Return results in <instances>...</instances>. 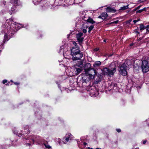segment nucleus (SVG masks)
I'll use <instances>...</instances> for the list:
<instances>
[{
	"mask_svg": "<svg viewBox=\"0 0 149 149\" xmlns=\"http://www.w3.org/2000/svg\"><path fill=\"white\" fill-rule=\"evenodd\" d=\"M73 44L75 46V47H76V45H77V43L76 42H75L74 41L73 42Z\"/></svg>",
	"mask_w": 149,
	"mask_h": 149,
	"instance_id": "31",
	"label": "nucleus"
},
{
	"mask_svg": "<svg viewBox=\"0 0 149 149\" xmlns=\"http://www.w3.org/2000/svg\"><path fill=\"white\" fill-rule=\"evenodd\" d=\"M112 55V54H111V55H109V56H111Z\"/></svg>",
	"mask_w": 149,
	"mask_h": 149,
	"instance_id": "44",
	"label": "nucleus"
},
{
	"mask_svg": "<svg viewBox=\"0 0 149 149\" xmlns=\"http://www.w3.org/2000/svg\"><path fill=\"white\" fill-rule=\"evenodd\" d=\"M128 6L129 5L127 4L126 6H123L122 7H121L119 9V11H123L127 9L128 8Z\"/></svg>",
	"mask_w": 149,
	"mask_h": 149,
	"instance_id": "17",
	"label": "nucleus"
},
{
	"mask_svg": "<svg viewBox=\"0 0 149 149\" xmlns=\"http://www.w3.org/2000/svg\"><path fill=\"white\" fill-rule=\"evenodd\" d=\"M7 84H8H8H6V85H7Z\"/></svg>",
	"mask_w": 149,
	"mask_h": 149,
	"instance_id": "49",
	"label": "nucleus"
},
{
	"mask_svg": "<svg viewBox=\"0 0 149 149\" xmlns=\"http://www.w3.org/2000/svg\"><path fill=\"white\" fill-rule=\"evenodd\" d=\"M96 149H101V148H97Z\"/></svg>",
	"mask_w": 149,
	"mask_h": 149,
	"instance_id": "45",
	"label": "nucleus"
},
{
	"mask_svg": "<svg viewBox=\"0 0 149 149\" xmlns=\"http://www.w3.org/2000/svg\"><path fill=\"white\" fill-rule=\"evenodd\" d=\"M87 64L88 65H89L90 64L89 63H88V64Z\"/></svg>",
	"mask_w": 149,
	"mask_h": 149,
	"instance_id": "50",
	"label": "nucleus"
},
{
	"mask_svg": "<svg viewBox=\"0 0 149 149\" xmlns=\"http://www.w3.org/2000/svg\"><path fill=\"white\" fill-rule=\"evenodd\" d=\"M135 32L136 33H138V34H139V33L138 31H136Z\"/></svg>",
	"mask_w": 149,
	"mask_h": 149,
	"instance_id": "39",
	"label": "nucleus"
},
{
	"mask_svg": "<svg viewBox=\"0 0 149 149\" xmlns=\"http://www.w3.org/2000/svg\"><path fill=\"white\" fill-rule=\"evenodd\" d=\"M113 64H114V63H112L111 64V65H113Z\"/></svg>",
	"mask_w": 149,
	"mask_h": 149,
	"instance_id": "47",
	"label": "nucleus"
},
{
	"mask_svg": "<svg viewBox=\"0 0 149 149\" xmlns=\"http://www.w3.org/2000/svg\"><path fill=\"white\" fill-rule=\"evenodd\" d=\"M86 14L88 13L85 11H84L81 13V18L84 21H85V19H87L88 17Z\"/></svg>",
	"mask_w": 149,
	"mask_h": 149,
	"instance_id": "12",
	"label": "nucleus"
},
{
	"mask_svg": "<svg viewBox=\"0 0 149 149\" xmlns=\"http://www.w3.org/2000/svg\"><path fill=\"white\" fill-rule=\"evenodd\" d=\"M106 10L107 12H115L116 11V10L109 7H107V8L106 9Z\"/></svg>",
	"mask_w": 149,
	"mask_h": 149,
	"instance_id": "19",
	"label": "nucleus"
},
{
	"mask_svg": "<svg viewBox=\"0 0 149 149\" xmlns=\"http://www.w3.org/2000/svg\"><path fill=\"white\" fill-rule=\"evenodd\" d=\"M116 130L118 132H120L121 131L120 129H116Z\"/></svg>",
	"mask_w": 149,
	"mask_h": 149,
	"instance_id": "30",
	"label": "nucleus"
},
{
	"mask_svg": "<svg viewBox=\"0 0 149 149\" xmlns=\"http://www.w3.org/2000/svg\"><path fill=\"white\" fill-rule=\"evenodd\" d=\"M142 70L143 73H146L149 70V63L146 60L142 61L141 65Z\"/></svg>",
	"mask_w": 149,
	"mask_h": 149,
	"instance_id": "4",
	"label": "nucleus"
},
{
	"mask_svg": "<svg viewBox=\"0 0 149 149\" xmlns=\"http://www.w3.org/2000/svg\"><path fill=\"white\" fill-rule=\"evenodd\" d=\"M10 2L13 5L11 9L12 12L11 11L9 12L10 14L11 15L13 13H14L16 6L19 5V4L20 1L19 0H11Z\"/></svg>",
	"mask_w": 149,
	"mask_h": 149,
	"instance_id": "5",
	"label": "nucleus"
},
{
	"mask_svg": "<svg viewBox=\"0 0 149 149\" xmlns=\"http://www.w3.org/2000/svg\"><path fill=\"white\" fill-rule=\"evenodd\" d=\"M146 141H144L143 142V144H145V143H146Z\"/></svg>",
	"mask_w": 149,
	"mask_h": 149,
	"instance_id": "36",
	"label": "nucleus"
},
{
	"mask_svg": "<svg viewBox=\"0 0 149 149\" xmlns=\"http://www.w3.org/2000/svg\"><path fill=\"white\" fill-rule=\"evenodd\" d=\"M21 27L20 25L14 22L12 18L6 20L1 27V33L4 34L3 42H5L9 39L10 33L13 34Z\"/></svg>",
	"mask_w": 149,
	"mask_h": 149,
	"instance_id": "1",
	"label": "nucleus"
},
{
	"mask_svg": "<svg viewBox=\"0 0 149 149\" xmlns=\"http://www.w3.org/2000/svg\"><path fill=\"white\" fill-rule=\"evenodd\" d=\"M89 71L87 72L88 78L90 79H94L95 75L97 74L95 70L93 68L89 70Z\"/></svg>",
	"mask_w": 149,
	"mask_h": 149,
	"instance_id": "6",
	"label": "nucleus"
},
{
	"mask_svg": "<svg viewBox=\"0 0 149 149\" xmlns=\"http://www.w3.org/2000/svg\"><path fill=\"white\" fill-rule=\"evenodd\" d=\"M25 139L27 140H29V143H27L26 144V146H30L33 144L34 143V140L32 139V137L30 138L27 137H25Z\"/></svg>",
	"mask_w": 149,
	"mask_h": 149,
	"instance_id": "13",
	"label": "nucleus"
},
{
	"mask_svg": "<svg viewBox=\"0 0 149 149\" xmlns=\"http://www.w3.org/2000/svg\"><path fill=\"white\" fill-rule=\"evenodd\" d=\"M57 141L60 144L61 142V139L59 138L58 139Z\"/></svg>",
	"mask_w": 149,
	"mask_h": 149,
	"instance_id": "32",
	"label": "nucleus"
},
{
	"mask_svg": "<svg viewBox=\"0 0 149 149\" xmlns=\"http://www.w3.org/2000/svg\"><path fill=\"white\" fill-rule=\"evenodd\" d=\"M33 2L35 5H37V0H33Z\"/></svg>",
	"mask_w": 149,
	"mask_h": 149,
	"instance_id": "25",
	"label": "nucleus"
},
{
	"mask_svg": "<svg viewBox=\"0 0 149 149\" xmlns=\"http://www.w3.org/2000/svg\"><path fill=\"white\" fill-rule=\"evenodd\" d=\"M99 49L98 48H96L94 49V51H97L99 50Z\"/></svg>",
	"mask_w": 149,
	"mask_h": 149,
	"instance_id": "35",
	"label": "nucleus"
},
{
	"mask_svg": "<svg viewBox=\"0 0 149 149\" xmlns=\"http://www.w3.org/2000/svg\"><path fill=\"white\" fill-rule=\"evenodd\" d=\"M24 132L25 133H23V134H18V133H15V132H14V133L15 134H16V135H17L19 136H22V135H24V134H29L30 132V130H29V126L26 125L24 127Z\"/></svg>",
	"mask_w": 149,
	"mask_h": 149,
	"instance_id": "8",
	"label": "nucleus"
},
{
	"mask_svg": "<svg viewBox=\"0 0 149 149\" xmlns=\"http://www.w3.org/2000/svg\"><path fill=\"white\" fill-rule=\"evenodd\" d=\"M83 33L80 32L76 35V37L79 42H82L83 41L84 38L82 37Z\"/></svg>",
	"mask_w": 149,
	"mask_h": 149,
	"instance_id": "10",
	"label": "nucleus"
},
{
	"mask_svg": "<svg viewBox=\"0 0 149 149\" xmlns=\"http://www.w3.org/2000/svg\"><path fill=\"white\" fill-rule=\"evenodd\" d=\"M7 82V80H3V83L4 84Z\"/></svg>",
	"mask_w": 149,
	"mask_h": 149,
	"instance_id": "33",
	"label": "nucleus"
},
{
	"mask_svg": "<svg viewBox=\"0 0 149 149\" xmlns=\"http://www.w3.org/2000/svg\"><path fill=\"white\" fill-rule=\"evenodd\" d=\"M104 42H106V40H104Z\"/></svg>",
	"mask_w": 149,
	"mask_h": 149,
	"instance_id": "43",
	"label": "nucleus"
},
{
	"mask_svg": "<svg viewBox=\"0 0 149 149\" xmlns=\"http://www.w3.org/2000/svg\"><path fill=\"white\" fill-rule=\"evenodd\" d=\"M142 10H143V11H145L146 10V8H143L142 9Z\"/></svg>",
	"mask_w": 149,
	"mask_h": 149,
	"instance_id": "37",
	"label": "nucleus"
},
{
	"mask_svg": "<svg viewBox=\"0 0 149 149\" xmlns=\"http://www.w3.org/2000/svg\"><path fill=\"white\" fill-rule=\"evenodd\" d=\"M86 144H87V143H84V145H86Z\"/></svg>",
	"mask_w": 149,
	"mask_h": 149,
	"instance_id": "41",
	"label": "nucleus"
},
{
	"mask_svg": "<svg viewBox=\"0 0 149 149\" xmlns=\"http://www.w3.org/2000/svg\"><path fill=\"white\" fill-rule=\"evenodd\" d=\"M75 70V74H79L82 71V69L79 68H76Z\"/></svg>",
	"mask_w": 149,
	"mask_h": 149,
	"instance_id": "20",
	"label": "nucleus"
},
{
	"mask_svg": "<svg viewBox=\"0 0 149 149\" xmlns=\"http://www.w3.org/2000/svg\"><path fill=\"white\" fill-rule=\"evenodd\" d=\"M14 83L15 85H18L19 84V83H18L17 82H14Z\"/></svg>",
	"mask_w": 149,
	"mask_h": 149,
	"instance_id": "38",
	"label": "nucleus"
},
{
	"mask_svg": "<svg viewBox=\"0 0 149 149\" xmlns=\"http://www.w3.org/2000/svg\"><path fill=\"white\" fill-rule=\"evenodd\" d=\"M101 64V62L99 61H96L93 64V66L94 67L96 68L98 67Z\"/></svg>",
	"mask_w": 149,
	"mask_h": 149,
	"instance_id": "16",
	"label": "nucleus"
},
{
	"mask_svg": "<svg viewBox=\"0 0 149 149\" xmlns=\"http://www.w3.org/2000/svg\"><path fill=\"white\" fill-rule=\"evenodd\" d=\"M141 7V6H138V7H137L135 8L134 9V10H133V11H135L136 10H137L139 9Z\"/></svg>",
	"mask_w": 149,
	"mask_h": 149,
	"instance_id": "26",
	"label": "nucleus"
},
{
	"mask_svg": "<svg viewBox=\"0 0 149 149\" xmlns=\"http://www.w3.org/2000/svg\"><path fill=\"white\" fill-rule=\"evenodd\" d=\"M10 81H11V82H13V81H12V80H10Z\"/></svg>",
	"mask_w": 149,
	"mask_h": 149,
	"instance_id": "48",
	"label": "nucleus"
},
{
	"mask_svg": "<svg viewBox=\"0 0 149 149\" xmlns=\"http://www.w3.org/2000/svg\"><path fill=\"white\" fill-rule=\"evenodd\" d=\"M87 24H88V23L87 22L86 23H85L84 24H83V27L84 28H86V29H83V33H85L86 32H87V30H86V28L88 27V26H87Z\"/></svg>",
	"mask_w": 149,
	"mask_h": 149,
	"instance_id": "18",
	"label": "nucleus"
},
{
	"mask_svg": "<svg viewBox=\"0 0 149 149\" xmlns=\"http://www.w3.org/2000/svg\"><path fill=\"white\" fill-rule=\"evenodd\" d=\"M1 52V50H0V52Z\"/></svg>",
	"mask_w": 149,
	"mask_h": 149,
	"instance_id": "51",
	"label": "nucleus"
},
{
	"mask_svg": "<svg viewBox=\"0 0 149 149\" xmlns=\"http://www.w3.org/2000/svg\"><path fill=\"white\" fill-rule=\"evenodd\" d=\"M146 31L149 32V25H148L146 27Z\"/></svg>",
	"mask_w": 149,
	"mask_h": 149,
	"instance_id": "29",
	"label": "nucleus"
},
{
	"mask_svg": "<svg viewBox=\"0 0 149 149\" xmlns=\"http://www.w3.org/2000/svg\"><path fill=\"white\" fill-rule=\"evenodd\" d=\"M88 149H93V148H90V147H88Z\"/></svg>",
	"mask_w": 149,
	"mask_h": 149,
	"instance_id": "40",
	"label": "nucleus"
},
{
	"mask_svg": "<svg viewBox=\"0 0 149 149\" xmlns=\"http://www.w3.org/2000/svg\"><path fill=\"white\" fill-rule=\"evenodd\" d=\"M71 55L72 56V59L73 60H80L83 56V55L82 54L81 52Z\"/></svg>",
	"mask_w": 149,
	"mask_h": 149,
	"instance_id": "7",
	"label": "nucleus"
},
{
	"mask_svg": "<svg viewBox=\"0 0 149 149\" xmlns=\"http://www.w3.org/2000/svg\"><path fill=\"white\" fill-rule=\"evenodd\" d=\"M73 138V136L70 133L67 134L65 137L66 141H64V143L65 144L67 142L71 140V139Z\"/></svg>",
	"mask_w": 149,
	"mask_h": 149,
	"instance_id": "11",
	"label": "nucleus"
},
{
	"mask_svg": "<svg viewBox=\"0 0 149 149\" xmlns=\"http://www.w3.org/2000/svg\"><path fill=\"white\" fill-rule=\"evenodd\" d=\"M108 16V15L106 13H102L100 16H99L98 18H101L102 19H104L107 18Z\"/></svg>",
	"mask_w": 149,
	"mask_h": 149,
	"instance_id": "14",
	"label": "nucleus"
},
{
	"mask_svg": "<svg viewBox=\"0 0 149 149\" xmlns=\"http://www.w3.org/2000/svg\"><path fill=\"white\" fill-rule=\"evenodd\" d=\"M93 28L94 26H93L92 25L91 26H90L88 28V32L90 33V31L93 29Z\"/></svg>",
	"mask_w": 149,
	"mask_h": 149,
	"instance_id": "23",
	"label": "nucleus"
},
{
	"mask_svg": "<svg viewBox=\"0 0 149 149\" xmlns=\"http://www.w3.org/2000/svg\"><path fill=\"white\" fill-rule=\"evenodd\" d=\"M85 21H87V22L90 23L92 24H93L95 23V22L93 20L92 18L89 17H88L87 19H85Z\"/></svg>",
	"mask_w": 149,
	"mask_h": 149,
	"instance_id": "15",
	"label": "nucleus"
},
{
	"mask_svg": "<svg viewBox=\"0 0 149 149\" xmlns=\"http://www.w3.org/2000/svg\"><path fill=\"white\" fill-rule=\"evenodd\" d=\"M140 20V19H138V20H138V21H139Z\"/></svg>",
	"mask_w": 149,
	"mask_h": 149,
	"instance_id": "46",
	"label": "nucleus"
},
{
	"mask_svg": "<svg viewBox=\"0 0 149 149\" xmlns=\"http://www.w3.org/2000/svg\"><path fill=\"white\" fill-rule=\"evenodd\" d=\"M80 52V51L79 50V48L78 47H73L72 49H71V55Z\"/></svg>",
	"mask_w": 149,
	"mask_h": 149,
	"instance_id": "9",
	"label": "nucleus"
},
{
	"mask_svg": "<svg viewBox=\"0 0 149 149\" xmlns=\"http://www.w3.org/2000/svg\"><path fill=\"white\" fill-rule=\"evenodd\" d=\"M134 63V60L133 59L127 60L120 67L119 70L120 73L123 76H126L127 74V70L129 69Z\"/></svg>",
	"mask_w": 149,
	"mask_h": 149,
	"instance_id": "2",
	"label": "nucleus"
},
{
	"mask_svg": "<svg viewBox=\"0 0 149 149\" xmlns=\"http://www.w3.org/2000/svg\"><path fill=\"white\" fill-rule=\"evenodd\" d=\"M146 28L144 25L142 24H140V30H143Z\"/></svg>",
	"mask_w": 149,
	"mask_h": 149,
	"instance_id": "21",
	"label": "nucleus"
},
{
	"mask_svg": "<svg viewBox=\"0 0 149 149\" xmlns=\"http://www.w3.org/2000/svg\"><path fill=\"white\" fill-rule=\"evenodd\" d=\"M116 66L114 65L112 68H105L103 69V72L104 74L111 76L114 74L116 71Z\"/></svg>",
	"mask_w": 149,
	"mask_h": 149,
	"instance_id": "3",
	"label": "nucleus"
},
{
	"mask_svg": "<svg viewBox=\"0 0 149 149\" xmlns=\"http://www.w3.org/2000/svg\"><path fill=\"white\" fill-rule=\"evenodd\" d=\"M133 45V44H131L130 45V46H132V45Z\"/></svg>",
	"mask_w": 149,
	"mask_h": 149,
	"instance_id": "42",
	"label": "nucleus"
},
{
	"mask_svg": "<svg viewBox=\"0 0 149 149\" xmlns=\"http://www.w3.org/2000/svg\"><path fill=\"white\" fill-rule=\"evenodd\" d=\"M44 145L46 149H51L52 148L51 146L47 143L44 144Z\"/></svg>",
	"mask_w": 149,
	"mask_h": 149,
	"instance_id": "22",
	"label": "nucleus"
},
{
	"mask_svg": "<svg viewBox=\"0 0 149 149\" xmlns=\"http://www.w3.org/2000/svg\"><path fill=\"white\" fill-rule=\"evenodd\" d=\"M138 21V20H134L133 21V22L134 23H135V24Z\"/></svg>",
	"mask_w": 149,
	"mask_h": 149,
	"instance_id": "34",
	"label": "nucleus"
},
{
	"mask_svg": "<svg viewBox=\"0 0 149 149\" xmlns=\"http://www.w3.org/2000/svg\"><path fill=\"white\" fill-rule=\"evenodd\" d=\"M143 12V10L142 9L139 10H137L136 12V13H141Z\"/></svg>",
	"mask_w": 149,
	"mask_h": 149,
	"instance_id": "27",
	"label": "nucleus"
},
{
	"mask_svg": "<svg viewBox=\"0 0 149 149\" xmlns=\"http://www.w3.org/2000/svg\"><path fill=\"white\" fill-rule=\"evenodd\" d=\"M118 20H117V21L111 22V23H110V24H113V23L117 24L118 23Z\"/></svg>",
	"mask_w": 149,
	"mask_h": 149,
	"instance_id": "28",
	"label": "nucleus"
},
{
	"mask_svg": "<svg viewBox=\"0 0 149 149\" xmlns=\"http://www.w3.org/2000/svg\"><path fill=\"white\" fill-rule=\"evenodd\" d=\"M64 47L63 46H61L60 47V52H62L63 51Z\"/></svg>",
	"mask_w": 149,
	"mask_h": 149,
	"instance_id": "24",
	"label": "nucleus"
}]
</instances>
